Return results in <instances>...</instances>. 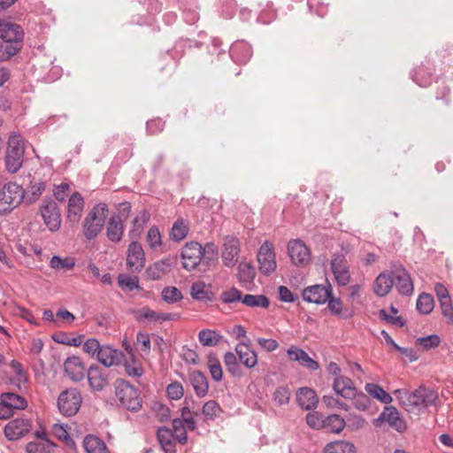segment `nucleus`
I'll use <instances>...</instances> for the list:
<instances>
[{"label":"nucleus","instance_id":"2","mask_svg":"<svg viewBox=\"0 0 453 453\" xmlns=\"http://www.w3.org/2000/svg\"><path fill=\"white\" fill-rule=\"evenodd\" d=\"M399 403L407 410L427 408L435 403L438 394L432 388L420 386L412 392L400 388L394 391Z\"/></svg>","mask_w":453,"mask_h":453},{"label":"nucleus","instance_id":"29","mask_svg":"<svg viewBox=\"0 0 453 453\" xmlns=\"http://www.w3.org/2000/svg\"><path fill=\"white\" fill-rule=\"evenodd\" d=\"M189 380L198 397H204L209 390V383L205 374L200 371H192Z\"/></svg>","mask_w":453,"mask_h":453},{"label":"nucleus","instance_id":"44","mask_svg":"<svg viewBox=\"0 0 453 453\" xmlns=\"http://www.w3.org/2000/svg\"><path fill=\"white\" fill-rule=\"evenodd\" d=\"M355 446L346 441H336L326 445L324 453H354Z\"/></svg>","mask_w":453,"mask_h":453},{"label":"nucleus","instance_id":"46","mask_svg":"<svg viewBox=\"0 0 453 453\" xmlns=\"http://www.w3.org/2000/svg\"><path fill=\"white\" fill-rule=\"evenodd\" d=\"M291 391L287 386L277 387L273 393V401L276 406L288 404L290 401Z\"/></svg>","mask_w":453,"mask_h":453},{"label":"nucleus","instance_id":"20","mask_svg":"<svg viewBox=\"0 0 453 453\" xmlns=\"http://www.w3.org/2000/svg\"><path fill=\"white\" fill-rule=\"evenodd\" d=\"M24 33L18 24L0 19V38L3 42H11L15 44H21Z\"/></svg>","mask_w":453,"mask_h":453},{"label":"nucleus","instance_id":"64","mask_svg":"<svg viewBox=\"0 0 453 453\" xmlns=\"http://www.w3.org/2000/svg\"><path fill=\"white\" fill-rule=\"evenodd\" d=\"M118 280L119 285L122 288H127L131 291L139 288V280L137 276L121 274L119 276Z\"/></svg>","mask_w":453,"mask_h":453},{"label":"nucleus","instance_id":"59","mask_svg":"<svg viewBox=\"0 0 453 453\" xmlns=\"http://www.w3.org/2000/svg\"><path fill=\"white\" fill-rule=\"evenodd\" d=\"M440 342L441 339L437 334H430L426 337H419L416 339V343L426 350L438 347Z\"/></svg>","mask_w":453,"mask_h":453},{"label":"nucleus","instance_id":"9","mask_svg":"<svg viewBox=\"0 0 453 453\" xmlns=\"http://www.w3.org/2000/svg\"><path fill=\"white\" fill-rule=\"evenodd\" d=\"M81 395L74 388L63 391L58 399V406L65 416H73L77 413L81 407Z\"/></svg>","mask_w":453,"mask_h":453},{"label":"nucleus","instance_id":"6","mask_svg":"<svg viewBox=\"0 0 453 453\" xmlns=\"http://www.w3.org/2000/svg\"><path fill=\"white\" fill-rule=\"evenodd\" d=\"M25 189L15 182H7L0 187V213L6 214L23 201Z\"/></svg>","mask_w":453,"mask_h":453},{"label":"nucleus","instance_id":"26","mask_svg":"<svg viewBox=\"0 0 453 453\" xmlns=\"http://www.w3.org/2000/svg\"><path fill=\"white\" fill-rule=\"evenodd\" d=\"M287 353L291 360L298 362L302 366L307 367L312 371H317L319 368V363L312 359L302 349L291 346L288 349Z\"/></svg>","mask_w":453,"mask_h":453},{"label":"nucleus","instance_id":"60","mask_svg":"<svg viewBox=\"0 0 453 453\" xmlns=\"http://www.w3.org/2000/svg\"><path fill=\"white\" fill-rule=\"evenodd\" d=\"M132 314L137 321H155L156 311H152L147 306L132 311Z\"/></svg>","mask_w":453,"mask_h":453},{"label":"nucleus","instance_id":"31","mask_svg":"<svg viewBox=\"0 0 453 453\" xmlns=\"http://www.w3.org/2000/svg\"><path fill=\"white\" fill-rule=\"evenodd\" d=\"M84 208V200L80 193H73L68 201V219L70 221L78 222Z\"/></svg>","mask_w":453,"mask_h":453},{"label":"nucleus","instance_id":"7","mask_svg":"<svg viewBox=\"0 0 453 453\" xmlns=\"http://www.w3.org/2000/svg\"><path fill=\"white\" fill-rule=\"evenodd\" d=\"M115 393L124 408L131 411H138L142 408V400L137 389L128 382L122 380L118 381Z\"/></svg>","mask_w":453,"mask_h":453},{"label":"nucleus","instance_id":"48","mask_svg":"<svg viewBox=\"0 0 453 453\" xmlns=\"http://www.w3.org/2000/svg\"><path fill=\"white\" fill-rule=\"evenodd\" d=\"M147 245L154 251L161 249L163 242L159 229L157 226H152L149 229L146 235Z\"/></svg>","mask_w":453,"mask_h":453},{"label":"nucleus","instance_id":"1","mask_svg":"<svg viewBox=\"0 0 453 453\" xmlns=\"http://www.w3.org/2000/svg\"><path fill=\"white\" fill-rule=\"evenodd\" d=\"M218 248L212 242H208L204 247L196 242H189L185 244L180 252L182 266L192 271L196 269L202 259L209 265L211 261L216 260Z\"/></svg>","mask_w":453,"mask_h":453},{"label":"nucleus","instance_id":"19","mask_svg":"<svg viewBox=\"0 0 453 453\" xmlns=\"http://www.w3.org/2000/svg\"><path fill=\"white\" fill-rule=\"evenodd\" d=\"M176 265V259L173 257H165L148 266L146 269L147 278L151 280H161L168 274Z\"/></svg>","mask_w":453,"mask_h":453},{"label":"nucleus","instance_id":"61","mask_svg":"<svg viewBox=\"0 0 453 453\" xmlns=\"http://www.w3.org/2000/svg\"><path fill=\"white\" fill-rule=\"evenodd\" d=\"M101 344L96 338H89L85 341L82 344L83 351L89 355L90 357H95L97 355L101 349Z\"/></svg>","mask_w":453,"mask_h":453},{"label":"nucleus","instance_id":"30","mask_svg":"<svg viewBox=\"0 0 453 453\" xmlns=\"http://www.w3.org/2000/svg\"><path fill=\"white\" fill-rule=\"evenodd\" d=\"M394 276L390 273H381L374 281V292L378 296H386L394 286Z\"/></svg>","mask_w":453,"mask_h":453},{"label":"nucleus","instance_id":"23","mask_svg":"<svg viewBox=\"0 0 453 453\" xmlns=\"http://www.w3.org/2000/svg\"><path fill=\"white\" fill-rule=\"evenodd\" d=\"M96 357L104 365V368L107 369L112 365H119L122 361L124 355L121 351L106 345L101 347Z\"/></svg>","mask_w":453,"mask_h":453},{"label":"nucleus","instance_id":"32","mask_svg":"<svg viewBox=\"0 0 453 453\" xmlns=\"http://www.w3.org/2000/svg\"><path fill=\"white\" fill-rule=\"evenodd\" d=\"M107 237L114 242L120 241L123 234V223L119 216H112L107 225Z\"/></svg>","mask_w":453,"mask_h":453},{"label":"nucleus","instance_id":"57","mask_svg":"<svg viewBox=\"0 0 453 453\" xmlns=\"http://www.w3.org/2000/svg\"><path fill=\"white\" fill-rule=\"evenodd\" d=\"M173 429L174 435L179 442L181 444L186 443L188 441V436L182 418H174L173 420Z\"/></svg>","mask_w":453,"mask_h":453},{"label":"nucleus","instance_id":"27","mask_svg":"<svg viewBox=\"0 0 453 453\" xmlns=\"http://www.w3.org/2000/svg\"><path fill=\"white\" fill-rule=\"evenodd\" d=\"M35 435L40 441L29 442L27 445L26 453H50V449L55 447V444L47 437L46 433L37 431Z\"/></svg>","mask_w":453,"mask_h":453},{"label":"nucleus","instance_id":"53","mask_svg":"<svg viewBox=\"0 0 453 453\" xmlns=\"http://www.w3.org/2000/svg\"><path fill=\"white\" fill-rule=\"evenodd\" d=\"M180 412L185 428L189 431H195L196 429V422L195 418L199 416L200 413L198 411H191L188 407H183L180 410Z\"/></svg>","mask_w":453,"mask_h":453},{"label":"nucleus","instance_id":"49","mask_svg":"<svg viewBox=\"0 0 453 453\" xmlns=\"http://www.w3.org/2000/svg\"><path fill=\"white\" fill-rule=\"evenodd\" d=\"M21 49V44L11 42H0V62L6 61L16 55Z\"/></svg>","mask_w":453,"mask_h":453},{"label":"nucleus","instance_id":"56","mask_svg":"<svg viewBox=\"0 0 453 453\" xmlns=\"http://www.w3.org/2000/svg\"><path fill=\"white\" fill-rule=\"evenodd\" d=\"M190 294L192 298L198 301L210 300L209 293L205 289V284L202 281H197L192 284Z\"/></svg>","mask_w":453,"mask_h":453},{"label":"nucleus","instance_id":"22","mask_svg":"<svg viewBox=\"0 0 453 453\" xmlns=\"http://www.w3.org/2000/svg\"><path fill=\"white\" fill-rule=\"evenodd\" d=\"M64 370L73 381L79 382L85 377V365L79 357H67L64 363Z\"/></svg>","mask_w":453,"mask_h":453},{"label":"nucleus","instance_id":"62","mask_svg":"<svg viewBox=\"0 0 453 453\" xmlns=\"http://www.w3.org/2000/svg\"><path fill=\"white\" fill-rule=\"evenodd\" d=\"M324 418L325 417L317 411L309 412L306 415V423L312 429H322Z\"/></svg>","mask_w":453,"mask_h":453},{"label":"nucleus","instance_id":"42","mask_svg":"<svg viewBox=\"0 0 453 453\" xmlns=\"http://www.w3.org/2000/svg\"><path fill=\"white\" fill-rule=\"evenodd\" d=\"M255 276V267L250 263L243 261L239 264L237 277L241 283H250Z\"/></svg>","mask_w":453,"mask_h":453},{"label":"nucleus","instance_id":"5","mask_svg":"<svg viewBox=\"0 0 453 453\" xmlns=\"http://www.w3.org/2000/svg\"><path fill=\"white\" fill-rule=\"evenodd\" d=\"M108 206L104 203L96 204L85 218L83 234L86 239H95L102 231L108 216Z\"/></svg>","mask_w":453,"mask_h":453},{"label":"nucleus","instance_id":"47","mask_svg":"<svg viewBox=\"0 0 453 453\" xmlns=\"http://www.w3.org/2000/svg\"><path fill=\"white\" fill-rule=\"evenodd\" d=\"M208 369L213 380L219 382L223 378V370L215 354L208 355Z\"/></svg>","mask_w":453,"mask_h":453},{"label":"nucleus","instance_id":"14","mask_svg":"<svg viewBox=\"0 0 453 453\" xmlns=\"http://www.w3.org/2000/svg\"><path fill=\"white\" fill-rule=\"evenodd\" d=\"M383 422H387L391 428L399 433L404 432L407 428L406 422L400 417L399 411L394 406H386L373 423L374 426H379Z\"/></svg>","mask_w":453,"mask_h":453},{"label":"nucleus","instance_id":"24","mask_svg":"<svg viewBox=\"0 0 453 453\" xmlns=\"http://www.w3.org/2000/svg\"><path fill=\"white\" fill-rule=\"evenodd\" d=\"M296 402L302 409L311 411L317 407L319 397L314 389L303 387L296 391Z\"/></svg>","mask_w":453,"mask_h":453},{"label":"nucleus","instance_id":"33","mask_svg":"<svg viewBox=\"0 0 453 453\" xmlns=\"http://www.w3.org/2000/svg\"><path fill=\"white\" fill-rule=\"evenodd\" d=\"M45 187V183L41 180L31 182L30 185L25 189L23 201L29 204L36 202L44 192Z\"/></svg>","mask_w":453,"mask_h":453},{"label":"nucleus","instance_id":"25","mask_svg":"<svg viewBox=\"0 0 453 453\" xmlns=\"http://www.w3.org/2000/svg\"><path fill=\"white\" fill-rule=\"evenodd\" d=\"M235 352L239 357V361L248 369H251L257 365V357L256 352L250 349L249 340L247 342H239L235 347Z\"/></svg>","mask_w":453,"mask_h":453},{"label":"nucleus","instance_id":"43","mask_svg":"<svg viewBox=\"0 0 453 453\" xmlns=\"http://www.w3.org/2000/svg\"><path fill=\"white\" fill-rule=\"evenodd\" d=\"M242 303L248 307L251 308H268L270 305V301L267 296L265 295H245L242 299Z\"/></svg>","mask_w":453,"mask_h":453},{"label":"nucleus","instance_id":"41","mask_svg":"<svg viewBox=\"0 0 453 453\" xmlns=\"http://www.w3.org/2000/svg\"><path fill=\"white\" fill-rule=\"evenodd\" d=\"M1 399L12 412L14 409L23 410L27 407V401L22 396L15 393H4L1 395Z\"/></svg>","mask_w":453,"mask_h":453},{"label":"nucleus","instance_id":"15","mask_svg":"<svg viewBox=\"0 0 453 453\" xmlns=\"http://www.w3.org/2000/svg\"><path fill=\"white\" fill-rule=\"evenodd\" d=\"M331 270L338 285L346 286L349 284L350 274L346 257L343 254L335 253L333 255Z\"/></svg>","mask_w":453,"mask_h":453},{"label":"nucleus","instance_id":"52","mask_svg":"<svg viewBox=\"0 0 453 453\" xmlns=\"http://www.w3.org/2000/svg\"><path fill=\"white\" fill-rule=\"evenodd\" d=\"M125 372L129 377L141 378L144 372L142 365L135 359V357H130L129 360H126L124 364Z\"/></svg>","mask_w":453,"mask_h":453},{"label":"nucleus","instance_id":"8","mask_svg":"<svg viewBox=\"0 0 453 453\" xmlns=\"http://www.w3.org/2000/svg\"><path fill=\"white\" fill-rule=\"evenodd\" d=\"M257 257L261 273L270 275L275 272L277 268L276 255L274 246L271 242L265 241L260 246Z\"/></svg>","mask_w":453,"mask_h":453},{"label":"nucleus","instance_id":"50","mask_svg":"<svg viewBox=\"0 0 453 453\" xmlns=\"http://www.w3.org/2000/svg\"><path fill=\"white\" fill-rule=\"evenodd\" d=\"M417 309L423 314H429L434 307V297L430 294L423 293L417 300Z\"/></svg>","mask_w":453,"mask_h":453},{"label":"nucleus","instance_id":"10","mask_svg":"<svg viewBox=\"0 0 453 453\" xmlns=\"http://www.w3.org/2000/svg\"><path fill=\"white\" fill-rule=\"evenodd\" d=\"M44 224L50 231H57L61 225V215L57 203L52 199H44L40 207Z\"/></svg>","mask_w":453,"mask_h":453},{"label":"nucleus","instance_id":"4","mask_svg":"<svg viewBox=\"0 0 453 453\" xmlns=\"http://www.w3.org/2000/svg\"><path fill=\"white\" fill-rule=\"evenodd\" d=\"M25 144L21 135L16 132L10 134L5 153V167L8 173H16L24 162Z\"/></svg>","mask_w":453,"mask_h":453},{"label":"nucleus","instance_id":"55","mask_svg":"<svg viewBox=\"0 0 453 453\" xmlns=\"http://www.w3.org/2000/svg\"><path fill=\"white\" fill-rule=\"evenodd\" d=\"M328 303L327 307L332 314L339 316L341 318H350L352 314L349 313H343L342 309V303L339 298H335L333 296V294L331 295V297L326 302Z\"/></svg>","mask_w":453,"mask_h":453},{"label":"nucleus","instance_id":"63","mask_svg":"<svg viewBox=\"0 0 453 453\" xmlns=\"http://www.w3.org/2000/svg\"><path fill=\"white\" fill-rule=\"evenodd\" d=\"M323 403L326 405L328 408H336L341 409L348 411L349 410V405L346 403L341 401L338 397H335L334 395H324Z\"/></svg>","mask_w":453,"mask_h":453},{"label":"nucleus","instance_id":"45","mask_svg":"<svg viewBox=\"0 0 453 453\" xmlns=\"http://www.w3.org/2000/svg\"><path fill=\"white\" fill-rule=\"evenodd\" d=\"M225 365L233 376L241 377L242 369L239 364V357L233 352H226L224 356Z\"/></svg>","mask_w":453,"mask_h":453},{"label":"nucleus","instance_id":"17","mask_svg":"<svg viewBox=\"0 0 453 453\" xmlns=\"http://www.w3.org/2000/svg\"><path fill=\"white\" fill-rule=\"evenodd\" d=\"M109 375L110 372L106 368L91 365L87 372L89 387L95 391H102L110 383Z\"/></svg>","mask_w":453,"mask_h":453},{"label":"nucleus","instance_id":"40","mask_svg":"<svg viewBox=\"0 0 453 453\" xmlns=\"http://www.w3.org/2000/svg\"><path fill=\"white\" fill-rule=\"evenodd\" d=\"M365 391L373 398L382 403L388 404L393 401L392 396L387 393L380 386L374 383H366Z\"/></svg>","mask_w":453,"mask_h":453},{"label":"nucleus","instance_id":"37","mask_svg":"<svg viewBox=\"0 0 453 453\" xmlns=\"http://www.w3.org/2000/svg\"><path fill=\"white\" fill-rule=\"evenodd\" d=\"M223 336L217 331L211 329H203L198 333L199 342L205 347L217 346Z\"/></svg>","mask_w":453,"mask_h":453},{"label":"nucleus","instance_id":"12","mask_svg":"<svg viewBox=\"0 0 453 453\" xmlns=\"http://www.w3.org/2000/svg\"><path fill=\"white\" fill-rule=\"evenodd\" d=\"M288 252L292 263L297 266H305L311 261L309 248L299 239H294L288 242Z\"/></svg>","mask_w":453,"mask_h":453},{"label":"nucleus","instance_id":"11","mask_svg":"<svg viewBox=\"0 0 453 453\" xmlns=\"http://www.w3.org/2000/svg\"><path fill=\"white\" fill-rule=\"evenodd\" d=\"M333 292L332 286L317 284L309 286L303 290L302 296L305 302L316 304H324L331 297Z\"/></svg>","mask_w":453,"mask_h":453},{"label":"nucleus","instance_id":"36","mask_svg":"<svg viewBox=\"0 0 453 453\" xmlns=\"http://www.w3.org/2000/svg\"><path fill=\"white\" fill-rule=\"evenodd\" d=\"M150 219V215L145 210L141 211L135 216V218L133 220L132 229L130 230V233H129V235L131 236V238H137L141 235L145 226L149 222Z\"/></svg>","mask_w":453,"mask_h":453},{"label":"nucleus","instance_id":"18","mask_svg":"<svg viewBox=\"0 0 453 453\" xmlns=\"http://www.w3.org/2000/svg\"><path fill=\"white\" fill-rule=\"evenodd\" d=\"M394 285L401 295L411 296L413 292V283L410 273L401 265H395L392 270Z\"/></svg>","mask_w":453,"mask_h":453},{"label":"nucleus","instance_id":"58","mask_svg":"<svg viewBox=\"0 0 453 453\" xmlns=\"http://www.w3.org/2000/svg\"><path fill=\"white\" fill-rule=\"evenodd\" d=\"M242 299L243 296L242 292L234 287L222 292L220 295V300L224 303H232L238 301H241L242 303Z\"/></svg>","mask_w":453,"mask_h":453},{"label":"nucleus","instance_id":"16","mask_svg":"<svg viewBox=\"0 0 453 453\" xmlns=\"http://www.w3.org/2000/svg\"><path fill=\"white\" fill-rule=\"evenodd\" d=\"M241 251L240 241L234 236H227L223 244L221 258L226 267H234L239 259Z\"/></svg>","mask_w":453,"mask_h":453},{"label":"nucleus","instance_id":"13","mask_svg":"<svg viewBox=\"0 0 453 453\" xmlns=\"http://www.w3.org/2000/svg\"><path fill=\"white\" fill-rule=\"evenodd\" d=\"M145 253L142 244L132 242L127 251V268L131 273H140L145 265Z\"/></svg>","mask_w":453,"mask_h":453},{"label":"nucleus","instance_id":"51","mask_svg":"<svg viewBox=\"0 0 453 453\" xmlns=\"http://www.w3.org/2000/svg\"><path fill=\"white\" fill-rule=\"evenodd\" d=\"M220 412L221 408L214 400L206 402L202 408V414L204 416L206 421L214 420Z\"/></svg>","mask_w":453,"mask_h":453},{"label":"nucleus","instance_id":"21","mask_svg":"<svg viewBox=\"0 0 453 453\" xmlns=\"http://www.w3.org/2000/svg\"><path fill=\"white\" fill-rule=\"evenodd\" d=\"M31 428V423L27 418H15L8 422L4 427V434L10 441L25 436Z\"/></svg>","mask_w":453,"mask_h":453},{"label":"nucleus","instance_id":"39","mask_svg":"<svg viewBox=\"0 0 453 453\" xmlns=\"http://www.w3.org/2000/svg\"><path fill=\"white\" fill-rule=\"evenodd\" d=\"M189 232L188 223L183 219H177L170 231V238L174 242L184 240Z\"/></svg>","mask_w":453,"mask_h":453},{"label":"nucleus","instance_id":"38","mask_svg":"<svg viewBox=\"0 0 453 453\" xmlns=\"http://www.w3.org/2000/svg\"><path fill=\"white\" fill-rule=\"evenodd\" d=\"M76 260L73 257L53 256L50 260V266L57 271H70L75 266Z\"/></svg>","mask_w":453,"mask_h":453},{"label":"nucleus","instance_id":"3","mask_svg":"<svg viewBox=\"0 0 453 453\" xmlns=\"http://www.w3.org/2000/svg\"><path fill=\"white\" fill-rule=\"evenodd\" d=\"M334 391L337 396L352 400L355 408L360 411H365L370 408L371 400L369 396L363 392H359L349 377L336 379L334 384Z\"/></svg>","mask_w":453,"mask_h":453},{"label":"nucleus","instance_id":"54","mask_svg":"<svg viewBox=\"0 0 453 453\" xmlns=\"http://www.w3.org/2000/svg\"><path fill=\"white\" fill-rule=\"evenodd\" d=\"M162 299L167 303H175L183 298V296L176 287H165L161 293Z\"/></svg>","mask_w":453,"mask_h":453},{"label":"nucleus","instance_id":"28","mask_svg":"<svg viewBox=\"0 0 453 453\" xmlns=\"http://www.w3.org/2000/svg\"><path fill=\"white\" fill-rule=\"evenodd\" d=\"M230 56L234 62L245 64L252 56V49L243 41L236 42L230 48Z\"/></svg>","mask_w":453,"mask_h":453},{"label":"nucleus","instance_id":"35","mask_svg":"<svg viewBox=\"0 0 453 453\" xmlns=\"http://www.w3.org/2000/svg\"><path fill=\"white\" fill-rule=\"evenodd\" d=\"M345 427V420L337 414L325 417L322 429L328 433L339 434Z\"/></svg>","mask_w":453,"mask_h":453},{"label":"nucleus","instance_id":"34","mask_svg":"<svg viewBox=\"0 0 453 453\" xmlns=\"http://www.w3.org/2000/svg\"><path fill=\"white\" fill-rule=\"evenodd\" d=\"M83 448L86 453H103L107 449L105 442L94 434L85 436Z\"/></svg>","mask_w":453,"mask_h":453}]
</instances>
